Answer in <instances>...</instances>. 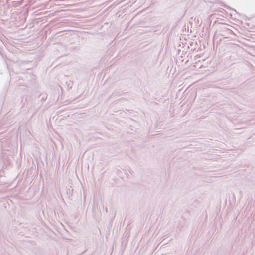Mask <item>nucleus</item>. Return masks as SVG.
Wrapping results in <instances>:
<instances>
[{"label": "nucleus", "mask_w": 255, "mask_h": 255, "mask_svg": "<svg viewBox=\"0 0 255 255\" xmlns=\"http://www.w3.org/2000/svg\"><path fill=\"white\" fill-rule=\"evenodd\" d=\"M14 152V146L8 137L0 139V158L3 161L7 160L9 156H12Z\"/></svg>", "instance_id": "1"}, {"label": "nucleus", "mask_w": 255, "mask_h": 255, "mask_svg": "<svg viewBox=\"0 0 255 255\" xmlns=\"http://www.w3.org/2000/svg\"><path fill=\"white\" fill-rule=\"evenodd\" d=\"M221 34L223 36H227V37H230L231 35H235V34L234 33V32L230 29L228 26H224L221 28Z\"/></svg>", "instance_id": "2"}, {"label": "nucleus", "mask_w": 255, "mask_h": 255, "mask_svg": "<svg viewBox=\"0 0 255 255\" xmlns=\"http://www.w3.org/2000/svg\"><path fill=\"white\" fill-rule=\"evenodd\" d=\"M5 131V127L3 125H0V135L2 134Z\"/></svg>", "instance_id": "3"}]
</instances>
